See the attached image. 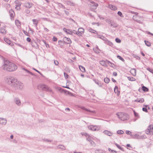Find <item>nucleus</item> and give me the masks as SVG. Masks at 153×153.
Instances as JSON below:
<instances>
[{
    "label": "nucleus",
    "instance_id": "nucleus-1",
    "mask_svg": "<svg viewBox=\"0 0 153 153\" xmlns=\"http://www.w3.org/2000/svg\"><path fill=\"white\" fill-rule=\"evenodd\" d=\"M3 63L1 66L2 70L9 72H12L16 70L17 68V65L14 63L3 58Z\"/></svg>",
    "mask_w": 153,
    "mask_h": 153
},
{
    "label": "nucleus",
    "instance_id": "nucleus-2",
    "mask_svg": "<svg viewBox=\"0 0 153 153\" xmlns=\"http://www.w3.org/2000/svg\"><path fill=\"white\" fill-rule=\"evenodd\" d=\"M7 82L8 84L10 85L15 89H21L23 88V84L21 82L17 81V79L13 77H9L7 78Z\"/></svg>",
    "mask_w": 153,
    "mask_h": 153
},
{
    "label": "nucleus",
    "instance_id": "nucleus-3",
    "mask_svg": "<svg viewBox=\"0 0 153 153\" xmlns=\"http://www.w3.org/2000/svg\"><path fill=\"white\" fill-rule=\"evenodd\" d=\"M116 114L119 118L122 121L127 120L129 118V115L124 113L118 112Z\"/></svg>",
    "mask_w": 153,
    "mask_h": 153
},
{
    "label": "nucleus",
    "instance_id": "nucleus-4",
    "mask_svg": "<svg viewBox=\"0 0 153 153\" xmlns=\"http://www.w3.org/2000/svg\"><path fill=\"white\" fill-rule=\"evenodd\" d=\"M38 87L39 88L40 87L42 90L44 91H51V88L45 84H39L38 85Z\"/></svg>",
    "mask_w": 153,
    "mask_h": 153
},
{
    "label": "nucleus",
    "instance_id": "nucleus-5",
    "mask_svg": "<svg viewBox=\"0 0 153 153\" xmlns=\"http://www.w3.org/2000/svg\"><path fill=\"white\" fill-rule=\"evenodd\" d=\"M7 122V120L3 118H0V124L1 125L5 126Z\"/></svg>",
    "mask_w": 153,
    "mask_h": 153
},
{
    "label": "nucleus",
    "instance_id": "nucleus-6",
    "mask_svg": "<svg viewBox=\"0 0 153 153\" xmlns=\"http://www.w3.org/2000/svg\"><path fill=\"white\" fill-rule=\"evenodd\" d=\"M63 41L65 43L70 44L71 43V41L70 39L69 38L66 37H64L63 38Z\"/></svg>",
    "mask_w": 153,
    "mask_h": 153
},
{
    "label": "nucleus",
    "instance_id": "nucleus-7",
    "mask_svg": "<svg viewBox=\"0 0 153 153\" xmlns=\"http://www.w3.org/2000/svg\"><path fill=\"white\" fill-rule=\"evenodd\" d=\"M9 13L11 19L12 20H13L14 17L15 15V13L12 10H10L9 11Z\"/></svg>",
    "mask_w": 153,
    "mask_h": 153
},
{
    "label": "nucleus",
    "instance_id": "nucleus-8",
    "mask_svg": "<svg viewBox=\"0 0 153 153\" xmlns=\"http://www.w3.org/2000/svg\"><path fill=\"white\" fill-rule=\"evenodd\" d=\"M14 102L17 105L20 106L21 105V102L19 98L16 97L14 99Z\"/></svg>",
    "mask_w": 153,
    "mask_h": 153
},
{
    "label": "nucleus",
    "instance_id": "nucleus-9",
    "mask_svg": "<svg viewBox=\"0 0 153 153\" xmlns=\"http://www.w3.org/2000/svg\"><path fill=\"white\" fill-rule=\"evenodd\" d=\"M15 3L16 4V8L17 7L18 9H20V6L21 4V2L19 0H17L16 1Z\"/></svg>",
    "mask_w": 153,
    "mask_h": 153
},
{
    "label": "nucleus",
    "instance_id": "nucleus-10",
    "mask_svg": "<svg viewBox=\"0 0 153 153\" xmlns=\"http://www.w3.org/2000/svg\"><path fill=\"white\" fill-rule=\"evenodd\" d=\"M33 5V4L28 2H26L24 4L25 6L28 8L31 7Z\"/></svg>",
    "mask_w": 153,
    "mask_h": 153
},
{
    "label": "nucleus",
    "instance_id": "nucleus-11",
    "mask_svg": "<svg viewBox=\"0 0 153 153\" xmlns=\"http://www.w3.org/2000/svg\"><path fill=\"white\" fill-rule=\"evenodd\" d=\"M88 128L92 131H94L97 130V127L96 126H93L92 125L89 126H88Z\"/></svg>",
    "mask_w": 153,
    "mask_h": 153
},
{
    "label": "nucleus",
    "instance_id": "nucleus-12",
    "mask_svg": "<svg viewBox=\"0 0 153 153\" xmlns=\"http://www.w3.org/2000/svg\"><path fill=\"white\" fill-rule=\"evenodd\" d=\"M63 30L67 34L70 35L72 34V30H70V29H67L65 28H63Z\"/></svg>",
    "mask_w": 153,
    "mask_h": 153
},
{
    "label": "nucleus",
    "instance_id": "nucleus-13",
    "mask_svg": "<svg viewBox=\"0 0 153 153\" xmlns=\"http://www.w3.org/2000/svg\"><path fill=\"white\" fill-rule=\"evenodd\" d=\"M81 108H82L83 110H85V111L91 113H96V111H91L87 109H86L84 107H81Z\"/></svg>",
    "mask_w": 153,
    "mask_h": 153
},
{
    "label": "nucleus",
    "instance_id": "nucleus-14",
    "mask_svg": "<svg viewBox=\"0 0 153 153\" xmlns=\"http://www.w3.org/2000/svg\"><path fill=\"white\" fill-rule=\"evenodd\" d=\"M105 43L110 46H112L113 45V44L112 43L108 40H107V39H106V40L105 41Z\"/></svg>",
    "mask_w": 153,
    "mask_h": 153
},
{
    "label": "nucleus",
    "instance_id": "nucleus-15",
    "mask_svg": "<svg viewBox=\"0 0 153 153\" xmlns=\"http://www.w3.org/2000/svg\"><path fill=\"white\" fill-rule=\"evenodd\" d=\"M106 61H105L104 60H102L100 62V63L103 66H106L107 65L106 64Z\"/></svg>",
    "mask_w": 153,
    "mask_h": 153
},
{
    "label": "nucleus",
    "instance_id": "nucleus-16",
    "mask_svg": "<svg viewBox=\"0 0 153 153\" xmlns=\"http://www.w3.org/2000/svg\"><path fill=\"white\" fill-rule=\"evenodd\" d=\"M108 7L112 10H115L117 9V8L115 6L111 4H109Z\"/></svg>",
    "mask_w": 153,
    "mask_h": 153
},
{
    "label": "nucleus",
    "instance_id": "nucleus-17",
    "mask_svg": "<svg viewBox=\"0 0 153 153\" xmlns=\"http://www.w3.org/2000/svg\"><path fill=\"white\" fill-rule=\"evenodd\" d=\"M144 99L143 98H141L140 99L137 98L136 100H135V102H143L144 101Z\"/></svg>",
    "mask_w": 153,
    "mask_h": 153
},
{
    "label": "nucleus",
    "instance_id": "nucleus-18",
    "mask_svg": "<svg viewBox=\"0 0 153 153\" xmlns=\"http://www.w3.org/2000/svg\"><path fill=\"white\" fill-rule=\"evenodd\" d=\"M104 133L109 136H111L112 135V133L110 131L107 130H105L103 131Z\"/></svg>",
    "mask_w": 153,
    "mask_h": 153
},
{
    "label": "nucleus",
    "instance_id": "nucleus-19",
    "mask_svg": "<svg viewBox=\"0 0 153 153\" xmlns=\"http://www.w3.org/2000/svg\"><path fill=\"white\" fill-rule=\"evenodd\" d=\"M95 153H105V152L100 149H97L95 151Z\"/></svg>",
    "mask_w": 153,
    "mask_h": 153
},
{
    "label": "nucleus",
    "instance_id": "nucleus-20",
    "mask_svg": "<svg viewBox=\"0 0 153 153\" xmlns=\"http://www.w3.org/2000/svg\"><path fill=\"white\" fill-rule=\"evenodd\" d=\"M58 149H61L63 150H65V147L62 145H60L57 146Z\"/></svg>",
    "mask_w": 153,
    "mask_h": 153
},
{
    "label": "nucleus",
    "instance_id": "nucleus-21",
    "mask_svg": "<svg viewBox=\"0 0 153 153\" xmlns=\"http://www.w3.org/2000/svg\"><path fill=\"white\" fill-rule=\"evenodd\" d=\"M4 41L7 43L9 45H11V46H12V43H11V42L9 39H8L7 38L5 39Z\"/></svg>",
    "mask_w": 153,
    "mask_h": 153
},
{
    "label": "nucleus",
    "instance_id": "nucleus-22",
    "mask_svg": "<svg viewBox=\"0 0 153 153\" xmlns=\"http://www.w3.org/2000/svg\"><path fill=\"white\" fill-rule=\"evenodd\" d=\"M138 17L137 16H133V19L135 21H137V22L139 23H142V22L140 20H138L137 19H135V18H137Z\"/></svg>",
    "mask_w": 153,
    "mask_h": 153
},
{
    "label": "nucleus",
    "instance_id": "nucleus-23",
    "mask_svg": "<svg viewBox=\"0 0 153 153\" xmlns=\"http://www.w3.org/2000/svg\"><path fill=\"white\" fill-rule=\"evenodd\" d=\"M97 36L99 38L102 39L104 41L106 40V39H107V38L105 37L102 36H101L100 35H98Z\"/></svg>",
    "mask_w": 153,
    "mask_h": 153
},
{
    "label": "nucleus",
    "instance_id": "nucleus-24",
    "mask_svg": "<svg viewBox=\"0 0 153 153\" xmlns=\"http://www.w3.org/2000/svg\"><path fill=\"white\" fill-rule=\"evenodd\" d=\"M66 2L67 4L69 5L70 6H75V3H73V2H71L70 1H66Z\"/></svg>",
    "mask_w": 153,
    "mask_h": 153
},
{
    "label": "nucleus",
    "instance_id": "nucleus-25",
    "mask_svg": "<svg viewBox=\"0 0 153 153\" xmlns=\"http://www.w3.org/2000/svg\"><path fill=\"white\" fill-rule=\"evenodd\" d=\"M79 68L80 71L82 72H85V68L83 66L81 65L79 66Z\"/></svg>",
    "mask_w": 153,
    "mask_h": 153
},
{
    "label": "nucleus",
    "instance_id": "nucleus-26",
    "mask_svg": "<svg viewBox=\"0 0 153 153\" xmlns=\"http://www.w3.org/2000/svg\"><path fill=\"white\" fill-rule=\"evenodd\" d=\"M136 70L135 69L133 68L131 70L130 72L133 75L135 76L136 75Z\"/></svg>",
    "mask_w": 153,
    "mask_h": 153
},
{
    "label": "nucleus",
    "instance_id": "nucleus-27",
    "mask_svg": "<svg viewBox=\"0 0 153 153\" xmlns=\"http://www.w3.org/2000/svg\"><path fill=\"white\" fill-rule=\"evenodd\" d=\"M84 30L82 28H79L78 29V32L79 33H81L82 34L84 33Z\"/></svg>",
    "mask_w": 153,
    "mask_h": 153
},
{
    "label": "nucleus",
    "instance_id": "nucleus-28",
    "mask_svg": "<svg viewBox=\"0 0 153 153\" xmlns=\"http://www.w3.org/2000/svg\"><path fill=\"white\" fill-rule=\"evenodd\" d=\"M109 23L111 24V26H112L114 27H116L117 26V25L114 22H111L110 21Z\"/></svg>",
    "mask_w": 153,
    "mask_h": 153
},
{
    "label": "nucleus",
    "instance_id": "nucleus-29",
    "mask_svg": "<svg viewBox=\"0 0 153 153\" xmlns=\"http://www.w3.org/2000/svg\"><path fill=\"white\" fill-rule=\"evenodd\" d=\"M114 91L115 93L117 94H119L120 91H118V88L117 86H115L114 88Z\"/></svg>",
    "mask_w": 153,
    "mask_h": 153
},
{
    "label": "nucleus",
    "instance_id": "nucleus-30",
    "mask_svg": "<svg viewBox=\"0 0 153 153\" xmlns=\"http://www.w3.org/2000/svg\"><path fill=\"white\" fill-rule=\"evenodd\" d=\"M139 136V134H131V137L134 138H137Z\"/></svg>",
    "mask_w": 153,
    "mask_h": 153
},
{
    "label": "nucleus",
    "instance_id": "nucleus-31",
    "mask_svg": "<svg viewBox=\"0 0 153 153\" xmlns=\"http://www.w3.org/2000/svg\"><path fill=\"white\" fill-rule=\"evenodd\" d=\"M0 31L1 33L3 34H5L6 33V30L3 28H1Z\"/></svg>",
    "mask_w": 153,
    "mask_h": 153
},
{
    "label": "nucleus",
    "instance_id": "nucleus-32",
    "mask_svg": "<svg viewBox=\"0 0 153 153\" xmlns=\"http://www.w3.org/2000/svg\"><path fill=\"white\" fill-rule=\"evenodd\" d=\"M142 89L143 91L145 92L148 91L149 90L148 88L145 86H142Z\"/></svg>",
    "mask_w": 153,
    "mask_h": 153
},
{
    "label": "nucleus",
    "instance_id": "nucleus-33",
    "mask_svg": "<svg viewBox=\"0 0 153 153\" xmlns=\"http://www.w3.org/2000/svg\"><path fill=\"white\" fill-rule=\"evenodd\" d=\"M128 80L130 81H135L136 80V79L135 78H134L132 77H128Z\"/></svg>",
    "mask_w": 153,
    "mask_h": 153
},
{
    "label": "nucleus",
    "instance_id": "nucleus-34",
    "mask_svg": "<svg viewBox=\"0 0 153 153\" xmlns=\"http://www.w3.org/2000/svg\"><path fill=\"white\" fill-rule=\"evenodd\" d=\"M144 42L146 46L148 47H149L151 46V44L150 42L146 40H145Z\"/></svg>",
    "mask_w": 153,
    "mask_h": 153
},
{
    "label": "nucleus",
    "instance_id": "nucleus-35",
    "mask_svg": "<svg viewBox=\"0 0 153 153\" xmlns=\"http://www.w3.org/2000/svg\"><path fill=\"white\" fill-rule=\"evenodd\" d=\"M32 21L33 22V24L35 25L36 26H37L38 23V21H37L36 19H33Z\"/></svg>",
    "mask_w": 153,
    "mask_h": 153
},
{
    "label": "nucleus",
    "instance_id": "nucleus-36",
    "mask_svg": "<svg viewBox=\"0 0 153 153\" xmlns=\"http://www.w3.org/2000/svg\"><path fill=\"white\" fill-rule=\"evenodd\" d=\"M115 144L119 149H120V150L122 151L123 150V147L120 146L119 145H118L117 143H115Z\"/></svg>",
    "mask_w": 153,
    "mask_h": 153
},
{
    "label": "nucleus",
    "instance_id": "nucleus-37",
    "mask_svg": "<svg viewBox=\"0 0 153 153\" xmlns=\"http://www.w3.org/2000/svg\"><path fill=\"white\" fill-rule=\"evenodd\" d=\"M106 61L108 64L109 66H111V67L113 66V65H114V64L113 63H112L111 62L108 60H106Z\"/></svg>",
    "mask_w": 153,
    "mask_h": 153
},
{
    "label": "nucleus",
    "instance_id": "nucleus-38",
    "mask_svg": "<svg viewBox=\"0 0 153 153\" xmlns=\"http://www.w3.org/2000/svg\"><path fill=\"white\" fill-rule=\"evenodd\" d=\"M104 81L105 83H108L109 82L110 79L108 78H105L104 79Z\"/></svg>",
    "mask_w": 153,
    "mask_h": 153
},
{
    "label": "nucleus",
    "instance_id": "nucleus-39",
    "mask_svg": "<svg viewBox=\"0 0 153 153\" xmlns=\"http://www.w3.org/2000/svg\"><path fill=\"white\" fill-rule=\"evenodd\" d=\"M134 114L135 116L137 118H139L140 117L139 116L138 114L135 111H134Z\"/></svg>",
    "mask_w": 153,
    "mask_h": 153
},
{
    "label": "nucleus",
    "instance_id": "nucleus-40",
    "mask_svg": "<svg viewBox=\"0 0 153 153\" xmlns=\"http://www.w3.org/2000/svg\"><path fill=\"white\" fill-rule=\"evenodd\" d=\"M59 45L61 46H63V43H62V40H59L58 41Z\"/></svg>",
    "mask_w": 153,
    "mask_h": 153
},
{
    "label": "nucleus",
    "instance_id": "nucleus-41",
    "mask_svg": "<svg viewBox=\"0 0 153 153\" xmlns=\"http://www.w3.org/2000/svg\"><path fill=\"white\" fill-rule=\"evenodd\" d=\"M117 57L119 59L121 60L123 62H124L125 61L124 59H123L121 56L119 55H117Z\"/></svg>",
    "mask_w": 153,
    "mask_h": 153
},
{
    "label": "nucleus",
    "instance_id": "nucleus-42",
    "mask_svg": "<svg viewBox=\"0 0 153 153\" xmlns=\"http://www.w3.org/2000/svg\"><path fill=\"white\" fill-rule=\"evenodd\" d=\"M117 134H123L124 133V132L122 130H118L117 132Z\"/></svg>",
    "mask_w": 153,
    "mask_h": 153
},
{
    "label": "nucleus",
    "instance_id": "nucleus-43",
    "mask_svg": "<svg viewBox=\"0 0 153 153\" xmlns=\"http://www.w3.org/2000/svg\"><path fill=\"white\" fill-rule=\"evenodd\" d=\"M89 32L93 33H95V32H96V31L91 28L89 29Z\"/></svg>",
    "mask_w": 153,
    "mask_h": 153
},
{
    "label": "nucleus",
    "instance_id": "nucleus-44",
    "mask_svg": "<svg viewBox=\"0 0 153 153\" xmlns=\"http://www.w3.org/2000/svg\"><path fill=\"white\" fill-rule=\"evenodd\" d=\"M117 14L119 16H120V17H123V16L122 14V13L120 11H118L117 13Z\"/></svg>",
    "mask_w": 153,
    "mask_h": 153
},
{
    "label": "nucleus",
    "instance_id": "nucleus-45",
    "mask_svg": "<svg viewBox=\"0 0 153 153\" xmlns=\"http://www.w3.org/2000/svg\"><path fill=\"white\" fill-rule=\"evenodd\" d=\"M64 76L65 79H67L68 77V75L66 73H64Z\"/></svg>",
    "mask_w": 153,
    "mask_h": 153
},
{
    "label": "nucleus",
    "instance_id": "nucleus-46",
    "mask_svg": "<svg viewBox=\"0 0 153 153\" xmlns=\"http://www.w3.org/2000/svg\"><path fill=\"white\" fill-rule=\"evenodd\" d=\"M23 70H25L26 71H27L28 73L30 74H31L32 75H34V74L31 72L27 70V69H25V68H23Z\"/></svg>",
    "mask_w": 153,
    "mask_h": 153
},
{
    "label": "nucleus",
    "instance_id": "nucleus-47",
    "mask_svg": "<svg viewBox=\"0 0 153 153\" xmlns=\"http://www.w3.org/2000/svg\"><path fill=\"white\" fill-rule=\"evenodd\" d=\"M42 140L44 142H51L52 141V140H48V139H43Z\"/></svg>",
    "mask_w": 153,
    "mask_h": 153
},
{
    "label": "nucleus",
    "instance_id": "nucleus-48",
    "mask_svg": "<svg viewBox=\"0 0 153 153\" xmlns=\"http://www.w3.org/2000/svg\"><path fill=\"white\" fill-rule=\"evenodd\" d=\"M115 41H116V42L117 43H120V42H121V40L118 39V38H116V39H115Z\"/></svg>",
    "mask_w": 153,
    "mask_h": 153
},
{
    "label": "nucleus",
    "instance_id": "nucleus-49",
    "mask_svg": "<svg viewBox=\"0 0 153 153\" xmlns=\"http://www.w3.org/2000/svg\"><path fill=\"white\" fill-rule=\"evenodd\" d=\"M37 44L34 42H31V45L33 47H35V45H36Z\"/></svg>",
    "mask_w": 153,
    "mask_h": 153
},
{
    "label": "nucleus",
    "instance_id": "nucleus-50",
    "mask_svg": "<svg viewBox=\"0 0 153 153\" xmlns=\"http://www.w3.org/2000/svg\"><path fill=\"white\" fill-rule=\"evenodd\" d=\"M59 7H62L63 9L65 8V7L64 5H63L62 4H61L60 3H59Z\"/></svg>",
    "mask_w": 153,
    "mask_h": 153
},
{
    "label": "nucleus",
    "instance_id": "nucleus-51",
    "mask_svg": "<svg viewBox=\"0 0 153 153\" xmlns=\"http://www.w3.org/2000/svg\"><path fill=\"white\" fill-rule=\"evenodd\" d=\"M90 144L92 145H95V144L94 142L92 140H91L90 142Z\"/></svg>",
    "mask_w": 153,
    "mask_h": 153
},
{
    "label": "nucleus",
    "instance_id": "nucleus-52",
    "mask_svg": "<svg viewBox=\"0 0 153 153\" xmlns=\"http://www.w3.org/2000/svg\"><path fill=\"white\" fill-rule=\"evenodd\" d=\"M150 130H149V128L148 129H147V130H146V134H149L150 132Z\"/></svg>",
    "mask_w": 153,
    "mask_h": 153
},
{
    "label": "nucleus",
    "instance_id": "nucleus-53",
    "mask_svg": "<svg viewBox=\"0 0 153 153\" xmlns=\"http://www.w3.org/2000/svg\"><path fill=\"white\" fill-rule=\"evenodd\" d=\"M142 110L143 111L146 112H147L148 111L147 108L145 107L143 108Z\"/></svg>",
    "mask_w": 153,
    "mask_h": 153
},
{
    "label": "nucleus",
    "instance_id": "nucleus-54",
    "mask_svg": "<svg viewBox=\"0 0 153 153\" xmlns=\"http://www.w3.org/2000/svg\"><path fill=\"white\" fill-rule=\"evenodd\" d=\"M76 34L78 35L79 36H82V34L81 33H80L78 32H76Z\"/></svg>",
    "mask_w": 153,
    "mask_h": 153
},
{
    "label": "nucleus",
    "instance_id": "nucleus-55",
    "mask_svg": "<svg viewBox=\"0 0 153 153\" xmlns=\"http://www.w3.org/2000/svg\"><path fill=\"white\" fill-rule=\"evenodd\" d=\"M53 40L54 42H56L57 41V39L56 37L54 36L53 38Z\"/></svg>",
    "mask_w": 153,
    "mask_h": 153
},
{
    "label": "nucleus",
    "instance_id": "nucleus-56",
    "mask_svg": "<svg viewBox=\"0 0 153 153\" xmlns=\"http://www.w3.org/2000/svg\"><path fill=\"white\" fill-rule=\"evenodd\" d=\"M131 132L129 131H126V134H128V135H131Z\"/></svg>",
    "mask_w": 153,
    "mask_h": 153
},
{
    "label": "nucleus",
    "instance_id": "nucleus-57",
    "mask_svg": "<svg viewBox=\"0 0 153 153\" xmlns=\"http://www.w3.org/2000/svg\"><path fill=\"white\" fill-rule=\"evenodd\" d=\"M54 63L56 65H58L59 64V62L58 61L55 60L54 61Z\"/></svg>",
    "mask_w": 153,
    "mask_h": 153
},
{
    "label": "nucleus",
    "instance_id": "nucleus-58",
    "mask_svg": "<svg viewBox=\"0 0 153 153\" xmlns=\"http://www.w3.org/2000/svg\"><path fill=\"white\" fill-rule=\"evenodd\" d=\"M93 50L94 51H95L96 53H99V50H98L96 49V48H93Z\"/></svg>",
    "mask_w": 153,
    "mask_h": 153
},
{
    "label": "nucleus",
    "instance_id": "nucleus-59",
    "mask_svg": "<svg viewBox=\"0 0 153 153\" xmlns=\"http://www.w3.org/2000/svg\"><path fill=\"white\" fill-rule=\"evenodd\" d=\"M15 23L17 25H19V21L18 20H16L15 21Z\"/></svg>",
    "mask_w": 153,
    "mask_h": 153
},
{
    "label": "nucleus",
    "instance_id": "nucleus-60",
    "mask_svg": "<svg viewBox=\"0 0 153 153\" xmlns=\"http://www.w3.org/2000/svg\"><path fill=\"white\" fill-rule=\"evenodd\" d=\"M148 128H149L150 129H152L153 130V125H150L149 127Z\"/></svg>",
    "mask_w": 153,
    "mask_h": 153
},
{
    "label": "nucleus",
    "instance_id": "nucleus-61",
    "mask_svg": "<svg viewBox=\"0 0 153 153\" xmlns=\"http://www.w3.org/2000/svg\"><path fill=\"white\" fill-rule=\"evenodd\" d=\"M147 70L151 72V73H153V70L150 68H147Z\"/></svg>",
    "mask_w": 153,
    "mask_h": 153
},
{
    "label": "nucleus",
    "instance_id": "nucleus-62",
    "mask_svg": "<svg viewBox=\"0 0 153 153\" xmlns=\"http://www.w3.org/2000/svg\"><path fill=\"white\" fill-rule=\"evenodd\" d=\"M27 42H30L31 41V39L29 37H27Z\"/></svg>",
    "mask_w": 153,
    "mask_h": 153
},
{
    "label": "nucleus",
    "instance_id": "nucleus-63",
    "mask_svg": "<svg viewBox=\"0 0 153 153\" xmlns=\"http://www.w3.org/2000/svg\"><path fill=\"white\" fill-rule=\"evenodd\" d=\"M86 140H87L89 142L91 140V138L89 136H88V138H86Z\"/></svg>",
    "mask_w": 153,
    "mask_h": 153
},
{
    "label": "nucleus",
    "instance_id": "nucleus-64",
    "mask_svg": "<svg viewBox=\"0 0 153 153\" xmlns=\"http://www.w3.org/2000/svg\"><path fill=\"white\" fill-rule=\"evenodd\" d=\"M64 11L65 13L67 15H68L69 14V13L68 12V11H66V10H64Z\"/></svg>",
    "mask_w": 153,
    "mask_h": 153
}]
</instances>
